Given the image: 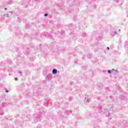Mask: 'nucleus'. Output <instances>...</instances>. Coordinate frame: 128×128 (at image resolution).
<instances>
[{
  "label": "nucleus",
  "instance_id": "nucleus-1",
  "mask_svg": "<svg viewBox=\"0 0 128 128\" xmlns=\"http://www.w3.org/2000/svg\"><path fill=\"white\" fill-rule=\"evenodd\" d=\"M42 120V116L37 115L36 116V118L34 119V122H40Z\"/></svg>",
  "mask_w": 128,
  "mask_h": 128
},
{
  "label": "nucleus",
  "instance_id": "nucleus-2",
  "mask_svg": "<svg viewBox=\"0 0 128 128\" xmlns=\"http://www.w3.org/2000/svg\"><path fill=\"white\" fill-rule=\"evenodd\" d=\"M102 34H96V40H100L102 39Z\"/></svg>",
  "mask_w": 128,
  "mask_h": 128
},
{
  "label": "nucleus",
  "instance_id": "nucleus-3",
  "mask_svg": "<svg viewBox=\"0 0 128 128\" xmlns=\"http://www.w3.org/2000/svg\"><path fill=\"white\" fill-rule=\"evenodd\" d=\"M98 111L100 112H108V109H104V110H102V108H100V106H99L98 108Z\"/></svg>",
  "mask_w": 128,
  "mask_h": 128
},
{
  "label": "nucleus",
  "instance_id": "nucleus-4",
  "mask_svg": "<svg viewBox=\"0 0 128 128\" xmlns=\"http://www.w3.org/2000/svg\"><path fill=\"white\" fill-rule=\"evenodd\" d=\"M50 100H46L45 102H44V106H48V104H50Z\"/></svg>",
  "mask_w": 128,
  "mask_h": 128
},
{
  "label": "nucleus",
  "instance_id": "nucleus-5",
  "mask_svg": "<svg viewBox=\"0 0 128 128\" xmlns=\"http://www.w3.org/2000/svg\"><path fill=\"white\" fill-rule=\"evenodd\" d=\"M52 74H58V70L56 68L53 69Z\"/></svg>",
  "mask_w": 128,
  "mask_h": 128
},
{
  "label": "nucleus",
  "instance_id": "nucleus-6",
  "mask_svg": "<svg viewBox=\"0 0 128 128\" xmlns=\"http://www.w3.org/2000/svg\"><path fill=\"white\" fill-rule=\"evenodd\" d=\"M84 102H90V100L88 98L86 97L84 99Z\"/></svg>",
  "mask_w": 128,
  "mask_h": 128
},
{
  "label": "nucleus",
  "instance_id": "nucleus-7",
  "mask_svg": "<svg viewBox=\"0 0 128 128\" xmlns=\"http://www.w3.org/2000/svg\"><path fill=\"white\" fill-rule=\"evenodd\" d=\"M92 56V54H90L87 55L88 58H90Z\"/></svg>",
  "mask_w": 128,
  "mask_h": 128
},
{
  "label": "nucleus",
  "instance_id": "nucleus-8",
  "mask_svg": "<svg viewBox=\"0 0 128 128\" xmlns=\"http://www.w3.org/2000/svg\"><path fill=\"white\" fill-rule=\"evenodd\" d=\"M52 74H48L47 76V78H52Z\"/></svg>",
  "mask_w": 128,
  "mask_h": 128
},
{
  "label": "nucleus",
  "instance_id": "nucleus-9",
  "mask_svg": "<svg viewBox=\"0 0 128 128\" xmlns=\"http://www.w3.org/2000/svg\"><path fill=\"white\" fill-rule=\"evenodd\" d=\"M118 34V32H114V34H113L112 36H114V35L115 34Z\"/></svg>",
  "mask_w": 128,
  "mask_h": 128
},
{
  "label": "nucleus",
  "instance_id": "nucleus-10",
  "mask_svg": "<svg viewBox=\"0 0 128 128\" xmlns=\"http://www.w3.org/2000/svg\"><path fill=\"white\" fill-rule=\"evenodd\" d=\"M108 118H112V117L110 116V112H108Z\"/></svg>",
  "mask_w": 128,
  "mask_h": 128
},
{
  "label": "nucleus",
  "instance_id": "nucleus-11",
  "mask_svg": "<svg viewBox=\"0 0 128 128\" xmlns=\"http://www.w3.org/2000/svg\"><path fill=\"white\" fill-rule=\"evenodd\" d=\"M108 74H112V70H108Z\"/></svg>",
  "mask_w": 128,
  "mask_h": 128
},
{
  "label": "nucleus",
  "instance_id": "nucleus-12",
  "mask_svg": "<svg viewBox=\"0 0 128 128\" xmlns=\"http://www.w3.org/2000/svg\"><path fill=\"white\" fill-rule=\"evenodd\" d=\"M86 36V33H83L82 34V36Z\"/></svg>",
  "mask_w": 128,
  "mask_h": 128
},
{
  "label": "nucleus",
  "instance_id": "nucleus-13",
  "mask_svg": "<svg viewBox=\"0 0 128 128\" xmlns=\"http://www.w3.org/2000/svg\"><path fill=\"white\" fill-rule=\"evenodd\" d=\"M18 74H20V76H22V72L21 71H19Z\"/></svg>",
  "mask_w": 128,
  "mask_h": 128
},
{
  "label": "nucleus",
  "instance_id": "nucleus-14",
  "mask_svg": "<svg viewBox=\"0 0 128 128\" xmlns=\"http://www.w3.org/2000/svg\"><path fill=\"white\" fill-rule=\"evenodd\" d=\"M44 16H48V14H44Z\"/></svg>",
  "mask_w": 128,
  "mask_h": 128
},
{
  "label": "nucleus",
  "instance_id": "nucleus-15",
  "mask_svg": "<svg viewBox=\"0 0 128 128\" xmlns=\"http://www.w3.org/2000/svg\"><path fill=\"white\" fill-rule=\"evenodd\" d=\"M44 33H43V34H41V38H42V36H44Z\"/></svg>",
  "mask_w": 128,
  "mask_h": 128
},
{
  "label": "nucleus",
  "instance_id": "nucleus-16",
  "mask_svg": "<svg viewBox=\"0 0 128 128\" xmlns=\"http://www.w3.org/2000/svg\"><path fill=\"white\" fill-rule=\"evenodd\" d=\"M6 18H8V16H8V14H6Z\"/></svg>",
  "mask_w": 128,
  "mask_h": 128
},
{
  "label": "nucleus",
  "instance_id": "nucleus-17",
  "mask_svg": "<svg viewBox=\"0 0 128 128\" xmlns=\"http://www.w3.org/2000/svg\"><path fill=\"white\" fill-rule=\"evenodd\" d=\"M60 34H64V32H61Z\"/></svg>",
  "mask_w": 128,
  "mask_h": 128
},
{
  "label": "nucleus",
  "instance_id": "nucleus-18",
  "mask_svg": "<svg viewBox=\"0 0 128 128\" xmlns=\"http://www.w3.org/2000/svg\"><path fill=\"white\" fill-rule=\"evenodd\" d=\"M14 80H18V78H15Z\"/></svg>",
  "mask_w": 128,
  "mask_h": 128
},
{
  "label": "nucleus",
  "instance_id": "nucleus-19",
  "mask_svg": "<svg viewBox=\"0 0 128 128\" xmlns=\"http://www.w3.org/2000/svg\"><path fill=\"white\" fill-rule=\"evenodd\" d=\"M6 92H8V90H6Z\"/></svg>",
  "mask_w": 128,
  "mask_h": 128
},
{
  "label": "nucleus",
  "instance_id": "nucleus-20",
  "mask_svg": "<svg viewBox=\"0 0 128 128\" xmlns=\"http://www.w3.org/2000/svg\"><path fill=\"white\" fill-rule=\"evenodd\" d=\"M107 50H110V48H109V47H108V48H107Z\"/></svg>",
  "mask_w": 128,
  "mask_h": 128
},
{
  "label": "nucleus",
  "instance_id": "nucleus-21",
  "mask_svg": "<svg viewBox=\"0 0 128 128\" xmlns=\"http://www.w3.org/2000/svg\"><path fill=\"white\" fill-rule=\"evenodd\" d=\"M115 72H118V70H115Z\"/></svg>",
  "mask_w": 128,
  "mask_h": 128
},
{
  "label": "nucleus",
  "instance_id": "nucleus-22",
  "mask_svg": "<svg viewBox=\"0 0 128 128\" xmlns=\"http://www.w3.org/2000/svg\"><path fill=\"white\" fill-rule=\"evenodd\" d=\"M10 12L11 14H12V12Z\"/></svg>",
  "mask_w": 128,
  "mask_h": 128
},
{
  "label": "nucleus",
  "instance_id": "nucleus-23",
  "mask_svg": "<svg viewBox=\"0 0 128 128\" xmlns=\"http://www.w3.org/2000/svg\"><path fill=\"white\" fill-rule=\"evenodd\" d=\"M84 58H86V56H83V59Z\"/></svg>",
  "mask_w": 128,
  "mask_h": 128
},
{
  "label": "nucleus",
  "instance_id": "nucleus-24",
  "mask_svg": "<svg viewBox=\"0 0 128 128\" xmlns=\"http://www.w3.org/2000/svg\"><path fill=\"white\" fill-rule=\"evenodd\" d=\"M4 10H8V8H5Z\"/></svg>",
  "mask_w": 128,
  "mask_h": 128
},
{
  "label": "nucleus",
  "instance_id": "nucleus-25",
  "mask_svg": "<svg viewBox=\"0 0 128 128\" xmlns=\"http://www.w3.org/2000/svg\"><path fill=\"white\" fill-rule=\"evenodd\" d=\"M92 116H94V114H92Z\"/></svg>",
  "mask_w": 128,
  "mask_h": 128
},
{
  "label": "nucleus",
  "instance_id": "nucleus-26",
  "mask_svg": "<svg viewBox=\"0 0 128 128\" xmlns=\"http://www.w3.org/2000/svg\"><path fill=\"white\" fill-rule=\"evenodd\" d=\"M127 16H128V14H127Z\"/></svg>",
  "mask_w": 128,
  "mask_h": 128
},
{
  "label": "nucleus",
  "instance_id": "nucleus-27",
  "mask_svg": "<svg viewBox=\"0 0 128 128\" xmlns=\"http://www.w3.org/2000/svg\"><path fill=\"white\" fill-rule=\"evenodd\" d=\"M112 70H114V69H112Z\"/></svg>",
  "mask_w": 128,
  "mask_h": 128
},
{
  "label": "nucleus",
  "instance_id": "nucleus-28",
  "mask_svg": "<svg viewBox=\"0 0 128 128\" xmlns=\"http://www.w3.org/2000/svg\"><path fill=\"white\" fill-rule=\"evenodd\" d=\"M119 32H120V30H119Z\"/></svg>",
  "mask_w": 128,
  "mask_h": 128
},
{
  "label": "nucleus",
  "instance_id": "nucleus-29",
  "mask_svg": "<svg viewBox=\"0 0 128 128\" xmlns=\"http://www.w3.org/2000/svg\"><path fill=\"white\" fill-rule=\"evenodd\" d=\"M94 118H96V116H94Z\"/></svg>",
  "mask_w": 128,
  "mask_h": 128
},
{
  "label": "nucleus",
  "instance_id": "nucleus-30",
  "mask_svg": "<svg viewBox=\"0 0 128 128\" xmlns=\"http://www.w3.org/2000/svg\"><path fill=\"white\" fill-rule=\"evenodd\" d=\"M40 46H41L42 45L40 44Z\"/></svg>",
  "mask_w": 128,
  "mask_h": 128
}]
</instances>
